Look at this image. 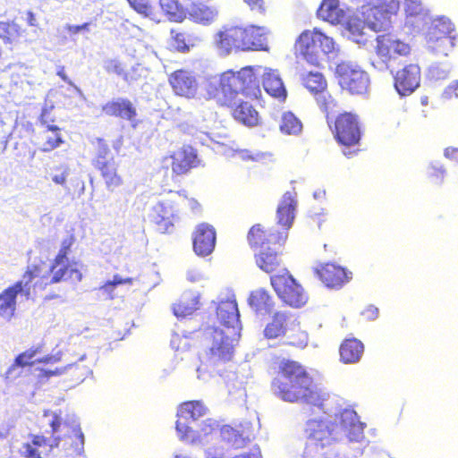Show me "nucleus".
I'll list each match as a JSON object with an SVG mask.
<instances>
[{"mask_svg":"<svg viewBox=\"0 0 458 458\" xmlns=\"http://www.w3.org/2000/svg\"><path fill=\"white\" fill-rule=\"evenodd\" d=\"M51 428L52 441L41 435H30L31 441L22 445L21 456L24 458H44L56 448L64 452L66 458H74L81 454L84 446V436L80 425L75 421L64 420L61 410L44 411Z\"/></svg>","mask_w":458,"mask_h":458,"instance_id":"f257e3e1","label":"nucleus"},{"mask_svg":"<svg viewBox=\"0 0 458 458\" xmlns=\"http://www.w3.org/2000/svg\"><path fill=\"white\" fill-rule=\"evenodd\" d=\"M216 317L220 325L216 327H208L205 332L208 346L207 358L213 366L232 360L234 344L240 339L242 329L235 300L221 301L216 308Z\"/></svg>","mask_w":458,"mask_h":458,"instance_id":"f03ea898","label":"nucleus"},{"mask_svg":"<svg viewBox=\"0 0 458 458\" xmlns=\"http://www.w3.org/2000/svg\"><path fill=\"white\" fill-rule=\"evenodd\" d=\"M268 30L255 25H225L214 37V46L219 55L248 51H269Z\"/></svg>","mask_w":458,"mask_h":458,"instance_id":"7ed1b4c3","label":"nucleus"},{"mask_svg":"<svg viewBox=\"0 0 458 458\" xmlns=\"http://www.w3.org/2000/svg\"><path fill=\"white\" fill-rule=\"evenodd\" d=\"M261 65H247L239 71L227 70L220 75L218 105L233 104V97L242 94L249 99H259L262 96L260 89Z\"/></svg>","mask_w":458,"mask_h":458,"instance_id":"20e7f679","label":"nucleus"},{"mask_svg":"<svg viewBox=\"0 0 458 458\" xmlns=\"http://www.w3.org/2000/svg\"><path fill=\"white\" fill-rule=\"evenodd\" d=\"M81 267L80 262L76 260L62 259L56 262V258H54L48 268L44 260L28 265L22 277L33 283L34 292L43 291L48 285L64 281L73 284L81 282L82 280Z\"/></svg>","mask_w":458,"mask_h":458,"instance_id":"39448f33","label":"nucleus"},{"mask_svg":"<svg viewBox=\"0 0 458 458\" xmlns=\"http://www.w3.org/2000/svg\"><path fill=\"white\" fill-rule=\"evenodd\" d=\"M295 47L302 58L315 67H320L331 54L337 51L334 38L318 28L303 30L296 40Z\"/></svg>","mask_w":458,"mask_h":458,"instance_id":"423d86ee","label":"nucleus"},{"mask_svg":"<svg viewBox=\"0 0 458 458\" xmlns=\"http://www.w3.org/2000/svg\"><path fill=\"white\" fill-rule=\"evenodd\" d=\"M375 41L370 64L377 71L384 72L393 68L399 57L411 54L410 45L392 33L377 35Z\"/></svg>","mask_w":458,"mask_h":458,"instance_id":"0eeeda50","label":"nucleus"},{"mask_svg":"<svg viewBox=\"0 0 458 458\" xmlns=\"http://www.w3.org/2000/svg\"><path fill=\"white\" fill-rule=\"evenodd\" d=\"M272 389L280 399L289 403H306L321 405L322 398L312 386V380L272 381Z\"/></svg>","mask_w":458,"mask_h":458,"instance_id":"6e6552de","label":"nucleus"},{"mask_svg":"<svg viewBox=\"0 0 458 458\" xmlns=\"http://www.w3.org/2000/svg\"><path fill=\"white\" fill-rule=\"evenodd\" d=\"M270 284L278 298L292 308H301L308 301L302 286L287 269L279 275L270 276Z\"/></svg>","mask_w":458,"mask_h":458,"instance_id":"1a4fd4ad","label":"nucleus"},{"mask_svg":"<svg viewBox=\"0 0 458 458\" xmlns=\"http://www.w3.org/2000/svg\"><path fill=\"white\" fill-rule=\"evenodd\" d=\"M335 75L342 89L352 95L367 93L369 86V77L360 66L348 62H342L335 67Z\"/></svg>","mask_w":458,"mask_h":458,"instance_id":"9d476101","label":"nucleus"},{"mask_svg":"<svg viewBox=\"0 0 458 458\" xmlns=\"http://www.w3.org/2000/svg\"><path fill=\"white\" fill-rule=\"evenodd\" d=\"M336 425L325 420H310L304 429L307 438L306 448L312 447L317 451L329 447L337 441Z\"/></svg>","mask_w":458,"mask_h":458,"instance_id":"9b49d317","label":"nucleus"},{"mask_svg":"<svg viewBox=\"0 0 458 458\" xmlns=\"http://www.w3.org/2000/svg\"><path fill=\"white\" fill-rule=\"evenodd\" d=\"M333 133L337 142L343 146L358 144L361 132L357 114L351 112L339 114L335 120Z\"/></svg>","mask_w":458,"mask_h":458,"instance_id":"f8f14e48","label":"nucleus"},{"mask_svg":"<svg viewBox=\"0 0 458 458\" xmlns=\"http://www.w3.org/2000/svg\"><path fill=\"white\" fill-rule=\"evenodd\" d=\"M301 83L312 94L319 107L328 113L336 106L335 99L327 90V81L323 73L310 72L301 76Z\"/></svg>","mask_w":458,"mask_h":458,"instance_id":"ddd939ff","label":"nucleus"},{"mask_svg":"<svg viewBox=\"0 0 458 458\" xmlns=\"http://www.w3.org/2000/svg\"><path fill=\"white\" fill-rule=\"evenodd\" d=\"M206 412L207 408L199 401L184 402L179 406L175 428L180 439H194L193 430L190 424L203 417Z\"/></svg>","mask_w":458,"mask_h":458,"instance_id":"4468645a","label":"nucleus"},{"mask_svg":"<svg viewBox=\"0 0 458 458\" xmlns=\"http://www.w3.org/2000/svg\"><path fill=\"white\" fill-rule=\"evenodd\" d=\"M33 291V283L28 282L26 278L15 282L11 286L4 289L0 293V316L10 319L16 309V298L19 293L25 296L26 299L31 297Z\"/></svg>","mask_w":458,"mask_h":458,"instance_id":"2eb2a0df","label":"nucleus"},{"mask_svg":"<svg viewBox=\"0 0 458 458\" xmlns=\"http://www.w3.org/2000/svg\"><path fill=\"white\" fill-rule=\"evenodd\" d=\"M287 233L266 228L262 224L253 225L248 233L247 242L252 250H261L267 246L284 245Z\"/></svg>","mask_w":458,"mask_h":458,"instance_id":"dca6fc26","label":"nucleus"},{"mask_svg":"<svg viewBox=\"0 0 458 458\" xmlns=\"http://www.w3.org/2000/svg\"><path fill=\"white\" fill-rule=\"evenodd\" d=\"M168 157L171 159L172 174L175 176L187 174L201 164L197 149L189 144H184L173 151Z\"/></svg>","mask_w":458,"mask_h":458,"instance_id":"f3484780","label":"nucleus"},{"mask_svg":"<svg viewBox=\"0 0 458 458\" xmlns=\"http://www.w3.org/2000/svg\"><path fill=\"white\" fill-rule=\"evenodd\" d=\"M168 81L176 96L191 99L198 95L199 84L197 77L191 71L176 70L169 75Z\"/></svg>","mask_w":458,"mask_h":458,"instance_id":"a211bd4d","label":"nucleus"},{"mask_svg":"<svg viewBox=\"0 0 458 458\" xmlns=\"http://www.w3.org/2000/svg\"><path fill=\"white\" fill-rule=\"evenodd\" d=\"M315 275L328 288L339 289L351 279L352 273L333 262L322 263L314 268Z\"/></svg>","mask_w":458,"mask_h":458,"instance_id":"6ab92c4d","label":"nucleus"},{"mask_svg":"<svg viewBox=\"0 0 458 458\" xmlns=\"http://www.w3.org/2000/svg\"><path fill=\"white\" fill-rule=\"evenodd\" d=\"M283 246H267L254 254V260L257 267L267 274L283 271L284 267L283 260Z\"/></svg>","mask_w":458,"mask_h":458,"instance_id":"aec40b11","label":"nucleus"},{"mask_svg":"<svg viewBox=\"0 0 458 458\" xmlns=\"http://www.w3.org/2000/svg\"><path fill=\"white\" fill-rule=\"evenodd\" d=\"M420 68L416 64H409L398 70L394 76V86L401 96L411 95L420 86Z\"/></svg>","mask_w":458,"mask_h":458,"instance_id":"412c9836","label":"nucleus"},{"mask_svg":"<svg viewBox=\"0 0 458 458\" xmlns=\"http://www.w3.org/2000/svg\"><path fill=\"white\" fill-rule=\"evenodd\" d=\"M51 121L48 118V112L44 110L39 117L43 130L38 136L39 149L42 152H50L64 143L61 129L56 125L51 124Z\"/></svg>","mask_w":458,"mask_h":458,"instance_id":"4be33fe9","label":"nucleus"},{"mask_svg":"<svg viewBox=\"0 0 458 458\" xmlns=\"http://www.w3.org/2000/svg\"><path fill=\"white\" fill-rule=\"evenodd\" d=\"M42 352V345L38 344L35 346H31L30 348L25 350L24 352L18 354L13 364L8 368L5 371L4 377L6 380L15 379L20 376V372L16 373V370L19 367H30L35 363H48L51 361V357H45L41 359H38L37 356L40 354Z\"/></svg>","mask_w":458,"mask_h":458,"instance_id":"5701e85b","label":"nucleus"},{"mask_svg":"<svg viewBox=\"0 0 458 458\" xmlns=\"http://www.w3.org/2000/svg\"><path fill=\"white\" fill-rule=\"evenodd\" d=\"M192 244L194 252L202 257L209 255L216 246V230L207 224L198 225L192 233Z\"/></svg>","mask_w":458,"mask_h":458,"instance_id":"b1692460","label":"nucleus"},{"mask_svg":"<svg viewBox=\"0 0 458 458\" xmlns=\"http://www.w3.org/2000/svg\"><path fill=\"white\" fill-rule=\"evenodd\" d=\"M102 114L134 122L137 118V109L132 102L125 98L111 99L101 106Z\"/></svg>","mask_w":458,"mask_h":458,"instance_id":"393cba45","label":"nucleus"},{"mask_svg":"<svg viewBox=\"0 0 458 458\" xmlns=\"http://www.w3.org/2000/svg\"><path fill=\"white\" fill-rule=\"evenodd\" d=\"M220 106L230 108L232 116L243 125L254 127L260 123L259 112L255 107L238 97H233V104Z\"/></svg>","mask_w":458,"mask_h":458,"instance_id":"a878e982","label":"nucleus"},{"mask_svg":"<svg viewBox=\"0 0 458 458\" xmlns=\"http://www.w3.org/2000/svg\"><path fill=\"white\" fill-rule=\"evenodd\" d=\"M262 86L264 90L272 98L284 101L287 98L286 88L276 70L262 66Z\"/></svg>","mask_w":458,"mask_h":458,"instance_id":"bb28decb","label":"nucleus"},{"mask_svg":"<svg viewBox=\"0 0 458 458\" xmlns=\"http://www.w3.org/2000/svg\"><path fill=\"white\" fill-rule=\"evenodd\" d=\"M293 317L284 311H276L273 314L269 322L263 330V335L267 340L283 339L287 329L291 327Z\"/></svg>","mask_w":458,"mask_h":458,"instance_id":"cd10ccee","label":"nucleus"},{"mask_svg":"<svg viewBox=\"0 0 458 458\" xmlns=\"http://www.w3.org/2000/svg\"><path fill=\"white\" fill-rule=\"evenodd\" d=\"M296 206L297 200L295 193L290 191L285 192L276 210L277 223L283 226L285 233L293 225Z\"/></svg>","mask_w":458,"mask_h":458,"instance_id":"c85d7f7f","label":"nucleus"},{"mask_svg":"<svg viewBox=\"0 0 458 458\" xmlns=\"http://www.w3.org/2000/svg\"><path fill=\"white\" fill-rule=\"evenodd\" d=\"M312 380L306 369L300 362L284 359L278 367V375L272 381L282 380Z\"/></svg>","mask_w":458,"mask_h":458,"instance_id":"c756f323","label":"nucleus"},{"mask_svg":"<svg viewBox=\"0 0 458 458\" xmlns=\"http://www.w3.org/2000/svg\"><path fill=\"white\" fill-rule=\"evenodd\" d=\"M312 380L306 369L300 362L284 359L278 367V375L272 381L282 380Z\"/></svg>","mask_w":458,"mask_h":458,"instance_id":"7c9ffc66","label":"nucleus"},{"mask_svg":"<svg viewBox=\"0 0 458 458\" xmlns=\"http://www.w3.org/2000/svg\"><path fill=\"white\" fill-rule=\"evenodd\" d=\"M199 42V38L183 28H173L170 30V44L174 50L187 53Z\"/></svg>","mask_w":458,"mask_h":458,"instance_id":"2f4dec72","label":"nucleus"},{"mask_svg":"<svg viewBox=\"0 0 458 458\" xmlns=\"http://www.w3.org/2000/svg\"><path fill=\"white\" fill-rule=\"evenodd\" d=\"M104 69L108 74H114L123 78L127 82L137 81L140 78V75L137 73V67L129 65L119 58L106 60Z\"/></svg>","mask_w":458,"mask_h":458,"instance_id":"473e14b6","label":"nucleus"},{"mask_svg":"<svg viewBox=\"0 0 458 458\" xmlns=\"http://www.w3.org/2000/svg\"><path fill=\"white\" fill-rule=\"evenodd\" d=\"M364 352L363 344L356 338L345 339L339 347L340 360L345 364L360 360Z\"/></svg>","mask_w":458,"mask_h":458,"instance_id":"72a5a7b5","label":"nucleus"},{"mask_svg":"<svg viewBox=\"0 0 458 458\" xmlns=\"http://www.w3.org/2000/svg\"><path fill=\"white\" fill-rule=\"evenodd\" d=\"M454 30V26L450 21L438 19L429 28L428 38L434 42L443 40L446 45H451L455 40V36L453 35Z\"/></svg>","mask_w":458,"mask_h":458,"instance_id":"f704fd0d","label":"nucleus"},{"mask_svg":"<svg viewBox=\"0 0 458 458\" xmlns=\"http://www.w3.org/2000/svg\"><path fill=\"white\" fill-rule=\"evenodd\" d=\"M188 14L194 22L208 25L215 20L217 12L215 7L203 2H193L188 9Z\"/></svg>","mask_w":458,"mask_h":458,"instance_id":"c9c22d12","label":"nucleus"},{"mask_svg":"<svg viewBox=\"0 0 458 458\" xmlns=\"http://www.w3.org/2000/svg\"><path fill=\"white\" fill-rule=\"evenodd\" d=\"M284 336V344L294 347L296 349H304L308 345L309 335L301 328V323L293 318Z\"/></svg>","mask_w":458,"mask_h":458,"instance_id":"e433bc0d","label":"nucleus"},{"mask_svg":"<svg viewBox=\"0 0 458 458\" xmlns=\"http://www.w3.org/2000/svg\"><path fill=\"white\" fill-rule=\"evenodd\" d=\"M248 303L257 313H269L274 308L271 295L262 288L250 293Z\"/></svg>","mask_w":458,"mask_h":458,"instance_id":"4c0bfd02","label":"nucleus"},{"mask_svg":"<svg viewBox=\"0 0 458 458\" xmlns=\"http://www.w3.org/2000/svg\"><path fill=\"white\" fill-rule=\"evenodd\" d=\"M342 427L347 430L350 440H358L362 435V424L358 421L357 413L353 410H344L340 414Z\"/></svg>","mask_w":458,"mask_h":458,"instance_id":"58836bf2","label":"nucleus"},{"mask_svg":"<svg viewBox=\"0 0 458 458\" xmlns=\"http://www.w3.org/2000/svg\"><path fill=\"white\" fill-rule=\"evenodd\" d=\"M97 170L99 172L104 181V183L108 191H115L123 186V179L118 174L117 165L115 161Z\"/></svg>","mask_w":458,"mask_h":458,"instance_id":"ea45409f","label":"nucleus"},{"mask_svg":"<svg viewBox=\"0 0 458 458\" xmlns=\"http://www.w3.org/2000/svg\"><path fill=\"white\" fill-rule=\"evenodd\" d=\"M199 297L196 295H188L181 298L173 306L174 314L177 318H185L192 315L199 309Z\"/></svg>","mask_w":458,"mask_h":458,"instance_id":"a19ab883","label":"nucleus"},{"mask_svg":"<svg viewBox=\"0 0 458 458\" xmlns=\"http://www.w3.org/2000/svg\"><path fill=\"white\" fill-rule=\"evenodd\" d=\"M96 153L92 160L95 169L104 167L110 163L114 162V157L111 154L107 142L102 138H97L95 140Z\"/></svg>","mask_w":458,"mask_h":458,"instance_id":"79ce46f5","label":"nucleus"},{"mask_svg":"<svg viewBox=\"0 0 458 458\" xmlns=\"http://www.w3.org/2000/svg\"><path fill=\"white\" fill-rule=\"evenodd\" d=\"M160 7L170 21L182 22L186 17V11L178 0H159Z\"/></svg>","mask_w":458,"mask_h":458,"instance_id":"37998d69","label":"nucleus"},{"mask_svg":"<svg viewBox=\"0 0 458 458\" xmlns=\"http://www.w3.org/2000/svg\"><path fill=\"white\" fill-rule=\"evenodd\" d=\"M174 216V212L170 207L169 203L162 201L157 203L154 208V220L157 225H159L163 229L167 230L173 225L172 218Z\"/></svg>","mask_w":458,"mask_h":458,"instance_id":"c03bdc74","label":"nucleus"},{"mask_svg":"<svg viewBox=\"0 0 458 458\" xmlns=\"http://www.w3.org/2000/svg\"><path fill=\"white\" fill-rule=\"evenodd\" d=\"M341 10L335 0H323L317 10V15L323 21L331 23L338 22Z\"/></svg>","mask_w":458,"mask_h":458,"instance_id":"a18cd8bd","label":"nucleus"},{"mask_svg":"<svg viewBox=\"0 0 458 458\" xmlns=\"http://www.w3.org/2000/svg\"><path fill=\"white\" fill-rule=\"evenodd\" d=\"M279 128L284 134L296 135L301 131L302 123L292 112H285L282 114Z\"/></svg>","mask_w":458,"mask_h":458,"instance_id":"49530a36","label":"nucleus"},{"mask_svg":"<svg viewBox=\"0 0 458 458\" xmlns=\"http://www.w3.org/2000/svg\"><path fill=\"white\" fill-rule=\"evenodd\" d=\"M21 36V27L13 21H0V38L12 44Z\"/></svg>","mask_w":458,"mask_h":458,"instance_id":"de8ad7c7","label":"nucleus"},{"mask_svg":"<svg viewBox=\"0 0 458 458\" xmlns=\"http://www.w3.org/2000/svg\"><path fill=\"white\" fill-rule=\"evenodd\" d=\"M130 7L139 15L144 18H153L156 13V6L151 0H126Z\"/></svg>","mask_w":458,"mask_h":458,"instance_id":"09e8293b","label":"nucleus"},{"mask_svg":"<svg viewBox=\"0 0 458 458\" xmlns=\"http://www.w3.org/2000/svg\"><path fill=\"white\" fill-rule=\"evenodd\" d=\"M69 175V167L66 164H60L49 168L48 176L57 185L65 186Z\"/></svg>","mask_w":458,"mask_h":458,"instance_id":"8fccbe9b","label":"nucleus"},{"mask_svg":"<svg viewBox=\"0 0 458 458\" xmlns=\"http://www.w3.org/2000/svg\"><path fill=\"white\" fill-rule=\"evenodd\" d=\"M75 243V237L72 234H70L66 238L63 239L61 242L60 249L57 254L55 256L56 258V262L64 259H69V254L72 252V247Z\"/></svg>","mask_w":458,"mask_h":458,"instance_id":"3c124183","label":"nucleus"},{"mask_svg":"<svg viewBox=\"0 0 458 458\" xmlns=\"http://www.w3.org/2000/svg\"><path fill=\"white\" fill-rule=\"evenodd\" d=\"M403 8L407 17H417L424 12L420 0H404Z\"/></svg>","mask_w":458,"mask_h":458,"instance_id":"603ef678","label":"nucleus"},{"mask_svg":"<svg viewBox=\"0 0 458 458\" xmlns=\"http://www.w3.org/2000/svg\"><path fill=\"white\" fill-rule=\"evenodd\" d=\"M428 44L432 51L447 55L448 52L455 46V40L453 41V44L446 45L443 40H437L434 42L431 41L430 38H428Z\"/></svg>","mask_w":458,"mask_h":458,"instance_id":"864d4df0","label":"nucleus"},{"mask_svg":"<svg viewBox=\"0 0 458 458\" xmlns=\"http://www.w3.org/2000/svg\"><path fill=\"white\" fill-rule=\"evenodd\" d=\"M179 197H182L183 201H185V206L194 214H197L200 211V204L199 201L193 198H188L186 192L184 191L177 192Z\"/></svg>","mask_w":458,"mask_h":458,"instance_id":"5fc2aeb1","label":"nucleus"},{"mask_svg":"<svg viewBox=\"0 0 458 458\" xmlns=\"http://www.w3.org/2000/svg\"><path fill=\"white\" fill-rule=\"evenodd\" d=\"M252 11H256L264 14L267 11L266 3L264 0H245Z\"/></svg>","mask_w":458,"mask_h":458,"instance_id":"6e6d98bb","label":"nucleus"},{"mask_svg":"<svg viewBox=\"0 0 458 458\" xmlns=\"http://www.w3.org/2000/svg\"><path fill=\"white\" fill-rule=\"evenodd\" d=\"M362 22L360 21H353L348 22V30L353 36H361L362 35Z\"/></svg>","mask_w":458,"mask_h":458,"instance_id":"4d7b16f0","label":"nucleus"},{"mask_svg":"<svg viewBox=\"0 0 458 458\" xmlns=\"http://www.w3.org/2000/svg\"><path fill=\"white\" fill-rule=\"evenodd\" d=\"M445 157L458 163V148L448 147L445 149Z\"/></svg>","mask_w":458,"mask_h":458,"instance_id":"13d9d810","label":"nucleus"},{"mask_svg":"<svg viewBox=\"0 0 458 458\" xmlns=\"http://www.w3.org/2000/svg\"><path fill=\"white\" fill-rule=\"evenodd\" d=\"M116 287L110 281L106 282L101 287L100 290L106 294L109 298H114V291Z\"/></svg>","mask_w":458,"mask_h":458,"instance_id":"bf43d9fd","label":"nucleus"},{"mask_svg":"<svg viewBox=\"0 0 458 458\" xmlns=\"http://www.w3.org/2000/svg\"><path fill=\"white\" fill-rule=\"evenodd\" d=\"M363 315L369 319H374L378 316V309L370 305L364 310Z\"/></svg>","mask_w":458,"mask_h":458,"instance_id":"052dcab7","label":"nucleus"},{"mask_svg":"<svg viewBox=\"0 0 458 458\" xmlns=\"http://www.w3.org/2000/svg\"><path fill=\"white\" fill-rule=\"evenodd\" d=\"M132 278H130V277H127V278H123L121 276L119 275H114V277H113V280H111L110 282L112 284H114V285L116 287L117 285H120V284H132Z\"/></svg>","mask_w":458,"mask_h":458,"instance_id":"680f3d73","label":"nucleus"},{"mask_svg":"<svg viewBox=\"0 0 458 458\" xmlns=\"http://www.w3.org/2000/svg\"><path fill=\"white\" fill-rule=\"evenodd\" d=\"M90 23L85 22L81 25H71L68 27V31L73 34H77L81 32V30H88L89 28Z\"/></svg>","mask_w":458,"mask_h":458,"instance_id":"e2e57ef3","label":"nucleus"},{"mask_svg":"<svg viewBox=\"0 0 458 458\" xmlns=\"http://www.w3.org/2000/svg\"><path fill=\"white\" fill-rule=\"evenodd\" d=\"M458 81L452 82L445 89V93L452 97V95L457 96Z\"/></svg>","mask_w":458,"mask_h":458,"instance_id":"0e129e2a","label":"nucleus"},{"mask_svg":"<svg viewBox=\"0 0 458 458\" xmlns=\"http://www.w3.org/2000/svg\"><path fill=\"white\" fill-rule=\"evenodd\" d=\"M64 371L63 369H56L55 370H41V376L44 377H50L52 376L60 375Z\"/></svg>","mask_w":458,"mask_h":458,"instance_id":"69168bd1","label":"nucleus"},{"mask_svg":"<svg viewBox=\"0 0 458 458\" xmlns=\"http://www.w3.org/2000/svg\"><path fill=\"white\" fill-rule=\"evenodd\" d=\"M215 426H216V421H214L212 420H208L205 422V428H204L205 435L211 433L215 429Z\"/></svg>","mask_w":458,"mask_h":458,"instance_id":"338daca9","label":"nucleus"},{"mask_svg":"<svg viewBox=\"0 0 458 458\" xmlns=\"http://www.w3.org/2000/svg\"><path fill=\"white\" fill-rule=\"evenodd\" d=\"M27 22L30 26H37V20L35 14L31 11L27 12Z\"/></svg>","mask_w":458,"mask_h":458,"instance_id":"774afa93","label":"nucleus"}]
</instances>
